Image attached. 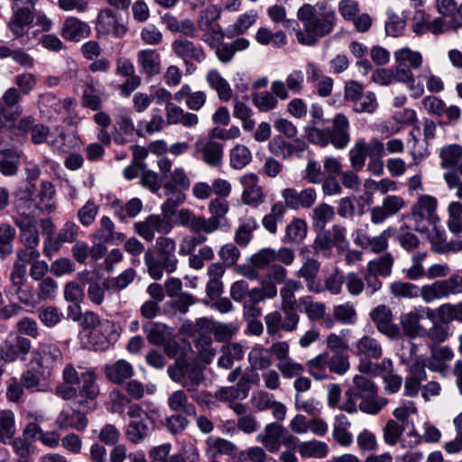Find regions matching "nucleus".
<instances>
[{"label":"nucleus","mask_w":462,"mask_h":462,"mask_svg":"<svg viewBox=\"0 0 462 462\" xmlns=\"http://www.w3.org/2000/svg\"><path fill=\"white\" fill-rule=\"evenodd\" d=\"M328 353H322L310 359L306 367L310 375L315 380H325L329 377Z\"/></svg>","instance_id":"obj_41"},{"label":"nucleus","mask_w":462,"mask_h":462,"mask_svg":"<svg viewBox=\"0 0 462 462\" xmlns=\"http://www.w3.org/2000/svg\"><path fill=\"white\" fill-rule=\"evenodd\" d=\"M441 167L444 170H454L459 160L462 158V146L459 144H449L440 150Z\"/></svg>","instance_id":"obj_51"},{"label":"nucleus","mask_w":462,"mask_h":462,"mask_svg":"<svg viewBox=\"0 0 462 462\" xmlns=\"http://www.w3.org/2000/svg\"><path fill=\"white\" fill-rule=\"evenodd\" d=\"M248 362L254 371L265 370L273 364L269 348L257 345L254 346L248 354Z\"/></svg>","instance_id":"obj_40"},{"label":"nucleus","mask_w":462,"mask_h":462,"mask_svg":"<svg viewBox=\"0 0 462 462\" xmlns=\"http://www.w3.org/2000/svg\"><path fill=\"white\" fill-rule=\"evenodd\" d=\"M60 34L66 41L78 42L88 38L91 34V29L87 23L69 16L64 20Z\"/></svg>","instance_id":"obj_22"},{"label":"nucleus","mask_w":462,"mask_h":462,"mask_svg":"<svg viewBox=\"0 0 462 462\" xmlns=\"http://www.w3.org/2000/svg\"><path fill=\"white\" fill-rule=\"evenodd\" d=\"M127 415L130 421L125 430V436L131 443L140 444L152 432V428L150 426V423H152L151 418L137 403L129 405Z\"/></svg>","instance_id":"obj_8"},{"label":"nucleus","mask_w":462,"mask_h":462,"mask_svg":"<svg viewBox=\"0 0 462 462\" xmlns=\"http://www.w3.org/2000/svg\"><path fill=\"white\" fill-rule=\"evenodd\" d=\"M431 226L432 230L430 233V240L435 252L446 254L462 250V240L447 242L445 230L439 228L436 223Z\"/></svg>","instance_id":"obj_26"},{"label":"nucleus","mask_w":462,"mask_h":462,"mask_svg":"<svg viewBox=\"0 0 462 462\" xmlns=\"http://www.w3.org/2000/svg\"><path fill=\"white\" fill-rule=\"evenodd\" d=\"M96 31L100 34H113L121 38L125 34L127 29L119 22L116 14L111 9L105 8L98 13Z\"/></svg>","instance_id":"obj_15"},{"label":"nucleus","mask_w":462,"mask_h":462,"mask_svg":"<svg viewBox=\"0 0 462 462\" xmlns=\"http://www.w3.org/2000/svg\"><path fill=\"white\" fill-rule=\"evenodd\" d=\"M405 207V201L399 196H387L381 206L371 208V221L375 225L383 223Z\"/></svg>","instance_id":"obj_16"},{"label":"nucleus","mask_w":462,"mask_h":462,"mask_svg":"<svg viewBox=\"0 0 462 462\" xmlns=\"http://www.w3.org/2000/svg\"><path fill=\"white\" fill-rule=\"evenodd\" d=\"M158 258H155L151 251L144 253V263L151 278L155 281L161 280L163 271L172 273L176 271L178 259L175 255L176 243L172 238L160 236L155 245Z\"/></svg>","instance_id":"obj_4"},{"label":"nucleus","mask_w":462,"mask_h":462,"mask_svg":"<svg viewBox=\"0 0 462 462\" xmlns=\"http://www.w3.org/2000/svg\"><path fill=\"white\" fill-rule=\"evenodd\" d=\"M220 8L215 5H208L203 9L198 17L197 24L199 30L206 32L210 31L213 34L219 35L221 39L225 37V33L216 21L220 16Z\"/></svg>","instance_id":"obj_23"},{"label":"nucleus","mask_w":462,"mask_h":462,"mask_svg":"<svg viewBox=\"0 0 462 462\" xmlns=\"http://www.w3.org/2000/svg\"><path fill=\"white\" fill-rule=\"evenodd\" d=\"M351 423L344 414L335 416L332 437L342 447H349L354 442V437L349 431Z\"/></svg>","instance_id":"obj_34"},{"label":"nucleus","mask_w":462,"mask_h":462,"mask_svg":"<svg viewBox=\"0 0 462 462\" xmlns=\"http://www.w3.org/2000/svg\"><path fill=\"white\" fill-rule=\"evenodd\" d=\"M421 319H423V314L420 313V310L411 311L402 317V326L409 337H415L421 334L423 330L420 325Z\"/></svg>","instance_id":"obj_55"},{"label":"nucleus","mask_w":462,"mask_h":462,"mask_svg":"<svg viewBox=\"0 0 462 462\" xmlns=\"http://www.w3.org/2000/svg\"><path fill=\"white\" fill-rule=\"evenodd\" d=\"M221 356L217 360L219 367L229 369L235 361H240L244 358L245 352L239 343H228L224 345L221 349Z\"/></svg>","instance_id":"obj_38"},{"label":"nucleus","mask_w":462,"mask_h":462,"mask_svg":"<svg viewBox=\"0 0 462 462\" xmlns=\"http://www.w3.org/2000/svg\"><path fill=\"white\" fill-rule=\"evenodd\" d=\"M393 56L396 63L408 65L413 69H419L423 62V57L421 53L416 51H412L408 47H403L395 51Z\"/></svg>","instance_id":"obj_54"},{"label":"nucleus","mask_w":462,"mask_h":462,"mask_svg":"<svg viewBox=\"0 0 462 462\" xmlns=\"http://www.w3.org/2000/svg\"><path fill=\"white\" fill-rule=\"evenodd\" d=\"M20 229V238L23 245H38L40 243L37 222L31 213L20 212L14 218Z\"/></svg>","instance_id":"obj_20"},{"label":"nucleus","mask_w":462,"mask_h":462,"mask_svg":"<svg viewBox=\"0 0 462 462\" xmlns=\"http://www.w3.org/2000/svg\"><path fill=\"white\" fill-rule=\"evenodd\" d=\"M15 433L14 414L10 410L0 411V440L6 443Z\"/></svg>","instance_id":"obj_58"},{"label":"nucleus","mask_w":462,"mask_h":462,"mask_svg":"<svg viewBox=\"0 0 462 462\" xmlns=\"http://www.w3.org/2000/svg\"><path fill=\"white\" fill-rule=\"evenodd\" d=\"M300 306L281 307V311H273L265 316L267 333L277 335L281 330L291 332L297 329L300 322Z\"/></svg>","instance_id":"obj_9"},{"label":"nucleus","mask_w":462,"mask_h":462,"mask_svg":"<svg viewBox=\"0 0 462 462\" xmlns=\"http://www.w3.org/2000/svg\"><path fill=\"white\" fill-rule=\"evenodd\" d=\"M174 225L162 215H149L143 221L134 223L135 232L148 242L154 239V233L169 234Z\"/></svg>","instance_id":"obj_11"},{"label":"nucleus","mask_w":462,"mask_h":462,"mask_svg":"<svg viewBox=\"0 0 462 462\" xmlns=\"http://www.w3.org/2000/svg\"><path fill=\"white\" fill-rule=\"evenodd\" d=\"M38 319L47 328H54L63 319V313L55 306L49 305L38 310Z\"/></svg>","instance_id":"obj_61"},{"label":"nucleus","mask_w":462,"mask_h":462,"mask_svg":"<svg viewBox=\"0 0 462 462\" xmlns=\"http://www.w3.org/2000/svg\"><path fill=\"white\" fill-rule=\"evenodd\" d=\"M259 228L256 219L252 216H245L239 219L235 232V242L240 246H246L254 237V231Z\"/></svg>","instance_id":"obj_35"},{"label":"nucleus","mask_w":462,"mask_h":462,"mask_svg":"<svg viewBox=\"0 0 462 462\" xmlns=\"http://www.w3.org/2000/svg\"><path fill=\"white\" fill-rule=\"evenodd\" d=\"M55 425L61 430H75L84 431L88 425V419L84 412L75 410L72 412L62 410L55 420Z\"/></svg>","instance_id":"obj_21"},{"label":"nucleus","mask_w":462,"mask_h":462,"mask_svg":"<svg viewBox=\"0 0 462 462\" xmlns=\"http://www.w3.org/2000/svg\"><path fill=\"white\" fill-rule=\"evenodd\" d=\"M206 80L209 87L217 92L219 99L226 102L232 98L233 91L229 83L217 69H210L207 73Z\"/></svg>","instance_id":"obj_36"},{"label":"nucleus","mask_w":462,"mask_h":462,"mask_svg":"<svg viewBox=\"0 0 462 462\" xmlns=\"http://www.w3.org/2000/svg\"><path fill=\"white\" fill-rule=\"evenodd\" d=\"M203 381L204 374L202 369L197 365L188 363V365H186L184 377L180 385L186 390V392L194 393L198 390Z\"/></svg>","instance_id":"obj_48"},{"label":"nucleus","mask_w":462,"mask_h":462,"mask_svg":"<svg viewBox=\"0 0 462 462\" xmlns=\"http://www.w3.org/2000/svg\"><path fill=\"white\" fill-rule=\"evenodd\" d=\"M26 265L14 262L9 274V283L5 293L9 298L17 300L25 307L31 308L33 298V286L28 283Z\"/></svg>","instance_id":"obj_7"},{"label":"nucleus","mask_w":462,"mask_h":462,"mask_svg":"<svg viewBox=\"0 0 462 462\" xmlns=\"http://www.w3.org/2000/svg\"><path fill=\"white\" fill-rule=\"evenodd\" d=\"M58 282L50 276L38 282L36 291L33 289V298L31 308L34 309L42 301L53 300L58 292Z\"/></svg>","instance_id":"obj_31"},{"label":"nucleus","mask_w":462,"mask_h":462,"mask_svg":"<svg viewBox=\"0 0 462 462\" xmlns=\"http://www.w3.org/2000/svg\"><path fill=\"white\" fill-rule=\"evenodd\" d=\"M297 18L302 23V29L297 21L289 20L287 23L296 32L297 41L306 46H313L319 38L330 34L337 23L335 10L326 4H304L299 8Z\"/></svg>","instance_id":"obj_1"},{"label":"nucleus","mask_w":462,"mask_h":462,"mask_svg":"<svg viewBox=\"0 0 462 462\" xmlns=\"http://www.w3.org/2000/svg\"><path fill=\"white\" fill-rule=\"evenodd\" d=\"M31 347L32 343L27 337L16 336L13 339L6 340L3 350L4 356L2 357L4 358L5 363L6 361H15L20 356L27 355L31 350Z\"/></svg>","instance_id":"obj_30"},{"label":"nucleus","mask_w":462,"mask_h":462,"mask_svg":"<svg viewBox=\"0 0 462 462\" xmlns=\"http://www.w3.org/2000/svg\"><path fill=\"white\" fill-rule=\"evenodd\" d=\"M426 363L423 360L417 359L411 363L408 368V375L404 381V394L409 397H415L421 390V396L425 401L431 397L439 395L441 387L436 381H430L425 385L421 383L426 381Z\"/></svg>","instance_id":"obj_6"},{"label":"nucleus","mask_w":462,"mask_h":462,"mask_svg":"<svg viewBox=\"0 0 462 462\" xmlns=\"http://www.w3.org/2000/svg\"><path fill=\"white\" fill-rule=\"evenodd\" d=\"M167 125L181 124L185 127H193L199 124V117L196 114L185 112L179 106L169 102L166 104Z\"/></svg>","instance_id":"obj_27"},{"label":"nucleus","mask_w":462,"mask_h":462,"mask_svg":"<svg viewBox=\"0 0 462 462\" xmlns=\"http://www.w3.org/2000/svg\"><path fill=\"white\" fill-rule=\"evenodd\" d=\"M307 236V224L303 219L294 218L287 226L284 239L291 243H300Z\"/></svg>","instance_id":"obj_60"},{"label":"nucleus","mask_w":462,"mask_h":462,"mask_svg":"<svg viewBox=\"0 0 462 462\" xmlns=\"http://www.w3.org/2000/svg\"><path fill=\"white\" fill-rule=\"evenodd\" d=\"M299 453L302 457L323 458L328 454L327 443L312 439L300 444Z\"/></svg>","instance_id":"obj_50"},{"label":"nucleus","mask_w":462,"mask_h":462,"mask_svg":"<svg viewBox=\"0 0 462 462\" xmlns=\"http://www.w3.org/2000/svg\"><path fill=\"white\" fill-rule=\"evenodd\" d=\"M143 330L150 344L162 346L167 339V326L153 321H146L143 325Z\"/></svg>","instance_id":"obj_43"},{"label":"nucleus","mask_w":462,"mask_h":462,"mask_svg":"<svg viewBox=\"0 0 462 462\" xmlns=\"http://www.w3.org/2000/svg\"><path fill=\"white\" fill-rule=\"evenodd\" d=\"M162 21L171 32H179L189 38L197 37L196 25L190 19L178 20L176 16L168 13L162 16Z\"/></svg>","instance_id":"obj_33"},{"label":"nucleus","mask_w":462,"mask_h":462,"mask_svg":"<svg viewBox=\"0 0 462 462\" xmlns=\"http://www.w3.org/2000/svg\"><path fill=\"white\" fill-rule=\"evenodd\" d=\"M141 184L152 192L162 188L165 190L168 199L161 206L162 216L172 222V217L177 213V207L183 203L185 195L183 190L189 186L186 175H141Z\"/></svg>","instance_id":"obj_3"},{"label":"nucleus","mask_w":462,"mask_h":462,"mask_svg":"<svg viewBox=\"0 0 462 462\" xmlns=\"http://www.w3.org/2000/svg\"><path fill=\"white\" fill-rule=\"evenodd\" d=\"M448 227L453 234L462 233V204L458 201H452L448 207Z\"/></svg>","instance_id":"obj_62"},{"label":"nucleus","mask_w":462,"mask_h":462,"mask_svg":"<svg viewBox=\"0 0 462 462\" xmlns=\"http://www.w3.org/2000/svg\"><path fill=\"white\" fill-rule=\"evenodd\" d=\"M37 175H32L27 179L25 182H23L17 188L14 195L16 198V208L18 213L23 211V204L32 203V198L35 191Z\"/></svg>","instance_id":"obj_46"},{"label":"nucleus","mask_w":462,"mask_h":462,"mask_svg":"<svg viewBox=\"0 0 462 462\" xmlns=\"http://www.w3.org/2000/svg\"><path fill=\"white\" fill-rule=\"evenodd\" d=\"M287 433V430L279 422H271L265 425L263 430L260 432L255 439L261 443L270 453H277L282 445V435Z\"/></svg>","instance_id":"obj_14"},{"label":"nucleus","mask_w":462,"mask_h":462,"mask_svg":"<svg viewBox=\"0 0 462 462\" xmlns=\"http://www.w3.org/2000/svg\"><path fill=\"white\" fill-rule=\"evenodd\" d=\"M261 288H254L248 290V294L245 301L252 304H257L265 299H273L277 296V287L270 284H264L261 282Z\"/></svg>","instance_id":"obj_59"},{"label":"nucleus","mask_w":462,"mask_h":462,"mask_svg":"<svg viewBox=\"0 0 462 462\" xmlns=\"http://www.w3.org/2000/svg\"><path fill=\"white\" fill-rule=\"evenodd\" d=\"M229 210L228 202L225 199H213L208 204L210 217L202 216V223L205 226V234H212L217 229L228 226L229 223L226 215Z\"/></svg>","instance_id":"obj_13"},{"label":"nucleus","mask_w":462,"mask_h":462,"mask_svg":"<svg viewBox=\"0 0 462 462\" xmlns=\"http://www.w3.org/2000/svg\"><path fill=\"white\" fill-rule=\"evenodd\" d=\"M194 156L211 167H218L223 160V145L209 137H201L194 144Z\"/></svg>","instance_id":"obj_12"},{"label":"nucleus","mask_w":462,"mask_h":462,"mask_svg":"<svg viewBox=\"0 0 462 462\" xmlns=\"http://www.w3.org/2000/svg\"><path fill=\"white\" fill-rule=\"evenodd\" d=\"M309 250H301L300 254L303 258V263L296 272V276L303 280L309 291L321 293V282L318 281L321 263L318 259L309 256Z\"/></svg>","instance_id":"obj_10"},{"label":"nucleus","mask_w":462,"mask_h":462,"mask_svg":"<svg viewBox=\"0 0 462 462\" xmlns=\"http://www.w3.org/2000/svg\"><path fill=\"white\" fill-rule=\"evenodd\" d=\"M388 404V399L378 395V387L367 376L357 374L353 379V385L345 393V400L339 409L347 413L361 411L375 415Z\"/></svg>","instance_id":"obj_2"},{"label":"nucleus","mask_w":462,"mask_h":462,"mask_svg":"<svg viewBox=\"0 0 462 462\" xmlns=\"http://www.w3.org/2000/svg\"><path fill=\"white\" fill-rule=\"evenodd\" d=\"M55 195V189L51 182L42 181L41 184V190L38 194V200L34 202V207L42 213L50 214L56 206L51 202Z\"/></svg>","instance_id":"obj_42"},{"label":"nucleus","mask_w":462,"mask_h":462,"mask_svg":"<svg viewBox=\"0 0 462 462\" xmlns=\"http://www.w3.org/2000/svg\"><path fill=\"white\" fill-rule=\"evenodd\" d=\"M167 405L173 412L185 414L189 417L197 416L196 406L189 401V396L184 390L172 392L168 397Z\"/></svg>","instance_id":"obj_25"},{"label":"nucleus","mask_w":462,"mask_h":462,"mask_svg":"<svg viewBox=\"0 0 462 462\" xmlns=\"http://www.w3.org/2000/svg\"><path fill=\"white\" fill-rule=\"evenodd\" d=\"M171 443H163L155 446L149 450V457L152 462H186L183 453L179 452L170 455L171 450Z\"/></svg>","instance_id":"obj_39"},{"label":"nucleus","mask_w":462,"mask_h":462,"mask_svg":"<svg viewBox=\"0 0 462 462\" xmlns=\"http://www.w3.org/2000/svg\"><path fill=\"white\" fill-rule=\"evenodd\" d=\"M62 397L67 400H72V405L75 410L87 413L96 410L97 406V397L83 394V393L77 392L76 389L69 387L62 393Z\"/></svg>","instance_id":"obj_28"},{"label":"nucleus","mask_w":462,"mask_h":462,"mask_svg":"<svg viewBox=\"0 0 462 462\" xmlns=\"http://www.w3.org/2000/svg\"><path fill=\"white\" fill-rule=\"evenodd\" d=\"M189 416L176 413L168 416L164 420V427L172 435H180L185 431L189 425Z\"/></svg>","instance_id":"obj_64"},{"label":"nucleus","mask_w":462,"mask_h":462,"mask_svg":"<svg viewBox=\"0 0 462 462\" xmlns=\"http://www.w3.org/2000/svg\"><path fill=\"white\" fill-rule=\"evenodd\" d=\"M377 329L389 337L395 338L400 335V328L393 323V313L385 305H379L370 314Z\"/></svg>","instance_id":"obj_17"},{"label":"nucleus","mask_w":462,"mask_h":462,"mask_svg":"<svg viewBox=\"0 0 462 462\" xmlns=\"http://www.w3.org/2000/svg\"><path fill=\"white\" fill-rule=\"evenodd\" d=\"M393 263V256L387 252L375 259L370 260L365 268L382 278H386L391 275Z\"/></svg>","instance_id":"obj_44"},{"label":"nucleus","mask_w":462,"mask_h":462,"mask_svg":"<svg viewBox=\"0 0 462 462\" xmlns=\"http://www.w3.org/2000/svg\"><path fill=\"white\" fill-rule=\"evenodd\" d=\"M350 124L348 118L342 113L337 114L332 119L331 127L319 129L311 126L306 130L307 139L322 147L331 143L337 149L346 148L350 140Z\"/></svg>","instance_id":"obj_5"},{"label":"nucleus","mask_w":462,"mask_h":462,"mask_svg":"<svg viewBox=\"0 0 462 462\" xmlns=\"http://www.w3.org/2000/svg\"><path fill=\"white\" fill-rule=\"evenodd\" d=\"M21 162V152L16 149H5L0 152V171L16 173Z\"/></svg>","instance_id":"obj_52"},{"label":"nucleus","mask_w":462,"mask_h":462,"mask_svg":"<svg viewBox=\"0 0 462 462\" xmlns=\"http://www.w3.org/2000/svg\"><path fill=\"white\" fill-rule=\"evenodd\" d=\"M137 61L142 72L148 78L158 75L161 72V56L154 50H143L137 54Z\"/></svg>","instance_id":"obj_32"},{"label":"nucleus","mask_w":462,"mask_h":462,"mask_svg":"<svg viewBox=\"0 0 462 462\" xmlns=\"http://www.w3.org/2000/svg\"><path fill=\"white\" fill-rule=\"evenodd\" d=\"M80 319H81V325L85 328L93 329L90 332L91 338L97 337L98 333L101 330L107 329L112 326V324L108 320L101 321L99 319V317L95 312H92V311L85 312Z\"/></svg>","instance_id":"obj_57"},{"label":"nucleus","mask_w":462,"mask_h":462,"mask_svg":"<svg viewBox=\"0 0 462 462\" xmlns=\"http://www.w3.org/2000/svg\"><path fill=\"white\" fill-rule=\"evenodd\" d=\"M286 208L283 203H275L271 209V212L264 216L262 224L263 226L271 234L277 232V224L283 220Z\"/></svg>","instance_id":"obj_56"},{"label":"nucleus","mask_w":462,"mask_h":462,"mask_svg":"<svg viewBox=\"0 0 462 462\" xmlns=\"http://www.w3.org/2000/svg\"><path fill=\"white\" fill-rule=\"evenodd\" d=\"M241 183L244 186L242 200L245 204L257 206L263 201V192L258 184L257 175H243Z\"/></svg>","instance_id":"obj_24"},{"label":"nucleus","mask_w":462,"mask_h":462,"mask_svg":"<svg viewBox=\"0 0 462 462\" xmlns=\"http://www.w3.org/2000/svg\"><path fill=\"white\" fill-rule=\"evenodd\" d=\"M251 160V152L245 145L237 144L230 151V164L235 170L243 169Z\"/></svg>","instance_id":"obj_63"},{"label":"nucleus","mask_w":462,"mask_h":462,"mask_svg":"<svg viewBox=\"0 0 462 462\" xmlns=\"http://www.w3.org/2000/svg\"><path fill=\"white\" fill-rule=\"evenodd\" d=\"M94 237L101 243H113L115 240H124L125 235L116 232L113 221L108 217L104 216L100 219V227L96 230Z\"/></svg>","instance_id":"obj_37"},{"label":"nucleus","mask_w":462,"mask_h":462,"mask_svg":"<svg viewBox=\"0 0 462 462\" xmlns=\"http://www.w3.org/2000/svg\"><path fill=\"white\" fill-rule=\"evenodd\" d=\"M300 311H304L311 321L321 319L326 313V305L320 301H313L311 296L300 297Z\"/></svg>","instance_id":"obj_49"},{"label":"nucleus","mask_w":462,"mask_h":462,"mask_svg":"<svg viewBox=\"0 0 462 462\" xmlns=\"http://www.w3.org/2000/svg\"><path fill=\"white\" fill-rule=\"evenodd\" d=\"M176 221L178 225L188 226L194 233H205L202 216H195L189 209L181 208L179 210Z\"/></svg>","instance_id":"obj_53"},{"label":"nucleus","mask_w":462,"mask_h":462,"mask_svg":"<svg viewBox=\"0 0 462 462\" xmlns=\"http://www.w3.org/2000/svg\"><path fill=\"white\" fill-rule=\"evenodd\" d=\"M356 354L365 358L377 359L383 354L381 344L369 336L362 337L356 343Z\"/></svg>","instance_id":"obj_45"},{"label":"nucleus","mask_w":462,"mask_h":462,"mask_svg":"<svg viewBox=\"0 0 462 462\" xmlns=\"http://www.w3.org/2000/svg\"><path fill=\"white\" fill-rule=\"evenodd\" d=\"M103 370L106 377L110 382L116 384L124 383L126 379L134 375L133 365L124 359H119L113 364L106 365Z\"/></svg>","instance_id":"obj_29"},{"label":"nucleus","mask_w":462,"mask_h":462,"mask_svg":"<svg viewBox=\"0 0 462 462\" xmlns=\"http://www.w3.org/2000/svg\"><path fill=\"white\" fill-rule=\"evenodd\" d=\"M174 53L183 60L185 64L195 61L202 62L206 59V53L200 44H195L187 39H177L172 42Z\"/></svg>","instance_id":"obj_18"},{"label":"nucleus","mask_w":462,"mask_h":462,"mask_svg":"<svg viewBox=\"0 0 462 462\" xmlns=\"http://www.w3.org/2000/svg\"><path fill=\"white\" fill-rule=\"evenodd\" d=\"M32 354L37 360V365L42 368H53L55 365H61L63 359L60 347L50 342H41Z\"/></svg>","instance_id":"obj_19"},{"label":"nucleus","mask_w":462,"mask_h":462,"mask_svg":"<svg viewBox=\"0 0 462 462\" xmlns=\"http://www.w3.org/2000/svg\"><path fill=\"white\" fill-rule=\"evenodd\" d=\"M118 131L114 135V141L118 144H123L127 142V139L122 136L121 134L126 136H133L135 132L138 136H143V134L141 129H135L132 118L127 115H121L116 120Z\"/></svg>","instance_id":"obj_47"}]
</instances>
